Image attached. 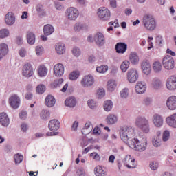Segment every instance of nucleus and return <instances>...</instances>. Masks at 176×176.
Returning a JSON list of instances; mask_svg holds the SVG:
<instances>
[{"label": "nucleus", "mask_w": 176, "mask_h": 176, "mask_svg": "<svg viewBox=\"0 0 176 176\" xmlns=\"http://www.w3.org/2000/svg\"><path fill=\"white\" fill-rule=\"evenodd\" d=\"M134 128L131 126H124L120 128V137L121 140L129 145V142H130L131 140H133L131 137H134Z\"/></svg>", "instance_id": "f257e3e1"}, {"label": "nucleus", "mask_w": 176, "mask_h": 176, "mask_svg": "<svg viewBox=\"0 0 176 176\" xmlns=\"http://www.w3.org/2000/svg\"><path fill=\"white\" fill-rule=\"evenodd\" d=\"M128 146L131 148V149H135L138 152H144V151H146L148 141H146V139H142L140 141L138 138H133L129 140Z\"/></svg>", "instance_id": "f03ea898"}, {"label": "nucleus", "mask_w": 176, "mask_h": 176, "mask_svg": "<svg viewBox=\"0 0 176 176\" xmlns=\"http://www.w3.org/2000/svg\"><path fill=\"white\" fill-rule=\"evenodd\" d=\"M135 125L138 129L142 130L143 133L148 134L151 131V125L149 124V120L145 116H139L135 120Z\"/></svg>", "instance_id": "7ed1b4c3"}, {"label": "nucleus", "mask_w": 176, "mask_h": 176, "mask_svg": "<svg viewBox=\"0 0 176 176\" xmlns=\"http://www.w3.org/2000/svg\"><path fill=\"white\" fill-rule=\"evenodd\" d=\"M142 23L146 30L154 31L156 29V19L152 15H145L143 17Z\"/></svg>", "instance_id": "20e7f679"}, {"label": "nucleus", "mask_w": 176, "mask_h": 176, "mask_svg": "<svg viewBox=\"0 0 176 176\" xmlns=\"http://www.w3.org/2000/svg\"><path fill=\"white\" fill-rule=\"evenodd\" d=\"M98 16L100 20L108 21L111 19V11L105 7H100L98 10Z\"/></svg>", "instance_id": "39448f33"}, {"label": "nucleus", "mask_w": 176, "mask_h": 176, "mask_svg": "<svg viewBox=\"0 0 176 176\" xmlns=\"http://www.w3.org/2000/svg\"><path fill=\"white\" fill-rule=\"evenodd\" d=\"M66 17L68 20L75 21L79 17V11L74 7H70L65 12Z\"/></svg>", "instance_id": "423d86ee"}, {"label": "nucleus", "mask_w": 176, "mask_h": 176, "mask_svg": "<svg viewBox=\"0 0 176 176\" xmlns=\"http://www.w3.org/2000/svg\"><path fill=\"white\" fill-rule=\"evenodd\" d=\"M94 76L91 74L85 76L80 81V85L82 87H91L94 85Z\"/></svg>", "instance_id": "0eeeda50"}, {"label": "nucleus", "mask_w": 176, "mask_h": 176, "mask_svg": "<svg viewBox=\"0 0 176 176\" xmlns=\"http://www.w3.org/2000/svg\"><path fill=\"white\" fill-rule=\"evenodd\" d=\"M162 65L166 69H173L175 67L174 58L170 55L165 56L162 60Z\"/></svg>", "instance_id": "6e6552de"}, {"label": "nucleus", "mask_w": 176, "mask_h": 176, "mask_svg": "<svg viewBox=\"0 0 176 176\" xmlns=\"http://www.w3.org/2000/svg\"><path fill=\"white\" fill-rule=\"evenodd\" d=\"M127 80L129 83H135L138 80V71H137V69H130L127 72Z\"/></svg>", "instance_id": "1a4fd4ad"}, {"label": "nucleus", "mask_w": 176, "mask_h": 176, "mask_svg": "<svg viewBox=\"0 0 176 176\" xmlns=\"http://www.w3.org/2000/svg\"><path fill=\"white\" fill-rule=\"evenodd\" d=\"M22 75L26 78H30L32 75H34L32 65L29 63H25L22 68Z\"/></svg>", "instance_id": "9d476101"}, {"label": "nucleus", "mask_w": 176, "mask_h": 176, "mask_svg": "<svg viewBox=\"0 0 176 176\" xmlns=\"http://www.w3.org/2000/svg\"><path fill=\"white\" fill-rule=\"evenodd\" d=\"M94 39L98 46L101 47L105 45V36H104V34L101 32L96 33L94 36Z\"/></svg>", "instance_id": "9b49d317"}, {"label": "nucleus", "mask_w": 176, "mask_h": 176, "mask_svg": "<svg viewBox=\"0 0 176 176\" xmlns=\"http://www.w3.org/2000/svg\"><path fill=\"white\" fill-rule=\"evenodd\" d=\"M9 104L13 109H17L20 107V98L14 94L9 98Z\"/></svg>", "instance_id": "f8f14e48"}, {"label": "nucleus", "mask_w": 176, "mask_h": 176, "mask_svg": "<svg viewBox=\"0 0 176 176\" xmlns=\"http://www.w3.org/2000/svg\"><path fill=\"white\" fill-rule=\"evenodd\" d=\"M124 166H126L128 168H135L137 164L135 160L131 157V155H126L123 160Z\"/></svg>", "instance_id": "ddd939ff"}, {"label": "nucleus", "mask_w": 176, "mask_h": 176, "mask_svg": "<svg viewBox=\"0 0 176 176\" xmlns=\"http://www.w3.org/2000/svg\"><path fill=\"white\" fill-rule=\"evenodd\" d=\"M163 117L159 114H154L152 118V122L155 127L160 129L164 123Z\"/></svg>", "instance_id": "4468645a"}, {"label": "nucleus", "mask_w": 176, "mask_h": 176, "mask_svg": "<svg viewBox=\"0 0 176 176\" xmlns=\"http://www.w3.org/2000/svg\"><path fill=\"white\" fill-rule=\"evenodd\" d=\"M166 88L171 91L176 90V76H171L167 79Z\"/></svg>", "instance_id": "2eb2a0df"}, {"label": "nucleus", "mask_w": 176, "mask_h": 176, "mask_svg": "<svg viewBox=\"0 0 176 176\" xmlns=\"http://www.w3.org/2000/svg\"><path fill=\"white\" fill-rule=\"evenodd\" d=\"M4 20L7 25L12 26L16 23V16L13 12H9L6 14Z\"/></svg>", "instance_id": "dca6fc26"}, {"label": "nucleus", "mask_w": 176, "mask_h": 176, "mask_svg": "<svg viewBox=\"0 0 176 176\" xmlns=\"http://www.w3.org/2000/svg\"><path fill=\"white\" fill-rule=\"evenodd\" d=\"M142 70L144 75H150L152 71V68L151 67V63L148 61V60H144L142 61Z\"/></svg>", "instance_id": "f3484780"}, {"label": "nucleus", "mask_w": 176, "mask_h": 176, "mask_svg": "<svg viewBox=\"0 0 176 176\" xmlns=\"http://www.w3.org/2000/svg\"><path fill=\"white\" fill-rule=\"evenodd\" d=\"M166 107L170 111L176 109V96H171L166 100Z\"/></svg>", "instance_id": "a211bd4d"}, {"label": "nucleus", "mask_w": 176, "mask_h": 176, "mask_svg": "<svg viewBox=\"0 0 176 176\" xmlns=\"http://www.w3.org/2000/svg\"><path fill=\"white\" fill-rule=\"evenodd\" d=\"M146 83L138 81L135 85V91L138 94H144L146 91Z\"/></svg>", "instance_id": "6ab92c4d"}, {"label": "nucleus", "mask_w": 176, "mask_h": 176, "mask_svg": "<svg viewBox=\"0 0 176 176\" xmlns=\"http://www.w3.org/2000/svg\"><path fill=\"white\" fill-rule=\"evenodd\" d=\"M0 124H1L3 127H8V126L10 124V120L9 119L8 114L5 112L0 113Z\"/></svg>", "instance_id": "aec40b11"}, {"label": "nucleus", "mask_w": 176, "mask_h": 176, "mask_svg": "<svg viewBox=\"0 0 176 176\" xmlns=\"http://www.w3.org/2000/svg\"><path fill=\"white\" fill-rule=\"evenodd\" d=\"M54 75L55 76H63L64 75V65L61 63H58L54 67Z\"/></svg>", "instance_id": "412c9836"}, {"label": "nucleus", "mask_w": 176, "mask_h": 176, "mask_svg": "<svg viewBox=\"0 0 176 176\" xmlns=\"http://www.w3.org/2000/svg\"><path fill=\"white\" fill-rule=\"evenodd\" d=\"M48 127L50 131H57L60 129V121L57 120H52L48 123Z\"/></svg>", "instance_id": "4be33fe9"}, {"label": "nucleus", "mask_w": 176, "mask_h": 176, "mask_svg": "<svg viewBox=\"0 0 176 176\" xmlns=\"http://www.w3.org/2000/svg\"><path fill=\"white\" fill-rule=\"evenodd\" d=\"M9 53V46L5 43H0V60H2V57H5Z\"/></svg>", "instance_id": "5701e85b"}, {"label": "nucleus", "mask_w": 176, "mask_h": 176, "mask_svg": "<svg viewBox=\"0 0 176 176\" xmlns=\"http://www.w3.org/2000/svg\"><path fill=\"white\" fill-rule=\"evenodd\" d=\"M151 86L154 90H160L163 87V82L158 78H154L151 82Z\"/></svg>", "instance_id": "b1692460"}, {"label": "nucleus", "mask_w": 176, "mask_h": 176, "mask_svg": "<svg viewBox=\"0 0 176 176\" xmlns=\"http://www.w3.org/2000/svg\"><path fill=\"white\" fill-rule=\"evenodd\" d=\"M45 104L48 108H52L56 105V98L52 95H47L45 100Z\"/></svg>", "instance_id": "393cba45"}, {"label": "nucleus", "mask_w": 176, "mask_h": 176, "mask_svg": "<svg viewBox=\"0 0 176 176\" xmlns=\"http://www.w3.org/2000/svg\"><path fill=\"white\" fill-rule=\"evenodd\" d=\"M116 50L117 53H121L122 54L126 53V50H127V44L124 43H118L116 45Z\"/></svg>", "instance_id": "a878e982"}, {"label": "nucleus", "mask_w": 176, "mask_h": 176, "mask_svg": "<svg viewBox=\"0 0 176 176\" xmlns=\"http://www.w3.org/2000/svg\"><path fill=\"white\" fill-rule=\"evenodd\" d=\"M55 52L59 56H61L65 53V45L63 43H58L55 45Z\"/></svg>", "instance_id": "bb28decb"}, {"label": "nucleus", "mask_w": 176, "mask_h": 176, "mask_svg": "<svg viewBox=\"0 0 176 176\" xmlns=\"http://www.w3.org/2000/svg\"><path fill=\"white\" fill-rule=\"evenodd\" d=\"M106 122L111 126L116 124V123H118V116L114 114H109L106 118Z\"/></svg>", "instance_id": "cd10ccee"}, {"label": "nucleus", "mask_w": 176, "mask_h": 176, "mask_svg": "<svg viewBox=\"0 0 176 176\" xmlns=\"http://www.w3.org/2000/svg\"><path fill=\"white\" fill-rule=\"evenodd\" d=\"M129 60L131 64L137 65V64L140 63V56H138V54H137V52H131L130 54Z\"/></svg>", "instance_id": "c85d7f7f"}, {"label": "nucleus", "mask_w": 176, "mask_h": 176, "mask_svg": "<svg viewBox=\"0 0 176 176\" xmlns=\"http://www.w3.org/2000/svg\"><path fill=\"white\" fill-rule=\"evenodd\" d=\"M65 104L66 107H69V108H74L76 105V99L75 97H69L65 101Z\"/></svg>", "instance_id": "c756f323"}, {"label": "nucleus", "mask_w": 176, "mask_h": 176, "mask_svg": "<svg viewBox=\"0 0 176 176\" xmlns=\"http://www.w3.org/2000/svg\"><path fill=\"white\" fill-rule=\"evenodd\" d=\"M43 32L44 35L49 36V35H52L54 32V28L52 25H45L43 28Z\"/></svg>", "instance_id": "7c9ffc66"}, {"label": "nucleus", "mask_w": 176, "mask_h": 176, "mask_svg": "<svg viewBox=\"0 0 176 176\" xmlns=\"http://www.w3.org/2000/svg\"><path fill=\"white\" fill-rule=\"evenodd\" d=\"M116 86H118V84L115 80H109L107 85L108 91H115Z\"/></svg>", "instance_id": "2f4dec72"}, {"label": "nucleus", "mask_w": 176, "mask_h": 176, "mask_svg": "<svg viewBox=\"0 0 176 176\" xmlns=\"http://www.w3.org/2000/svg\"><path fill=\"white\" fill-rule=\"evenodd\" d=\"M82 30H87V25L80 22H78L74 25V31L75 32H80Z\"/></svg>", "instance_id": "473e14b6"}, {"label": "nucleus", "mask_w": 176, "mask_h": 176, "mask_svg": "<svg viewBox=\"0 0 176 176\" xmlns=\"http://www.w3.org/2000/svg\"><path fill=\"white\" fill-rule=\"evenodd\" d=\"M103 108L106 112H111V111H112V108H113V103L111 100H107L104 101Z\"/></svg>", "instance_id": "72a5a7b5"}, {"label": "nucleus", "mask_w": 176, "mask_h": 176, "mask_svg": "<svg viewBox=\"0 0 176 176\" xmlns=\"http://www.w3.org/2000/svg\"><path fill=\"white\" fill-rule=\"evenodd\" d=\"M40 118L42 120L50 119V111L47 109H43L40 113Z\"/></svg>", "instance_id": "f704fd0d"}, {"label": "nucleus", "mask_w": 176, "mask_h": 176, "mask_svg": "<svg viewBox=\"0 0 176 176\" xmlns=\"http://www.w3.org/2000/svg\"><path fill=\"white\" fill-rule=\"evenodd\" d=\"M35 34L28 32L27 34V41L29 45H35Z\"/></svg>", "instance_id": "c9c22d12"}, {"label": "nucleus", "mask_w": 176, "mask_h": 176, "mask_svg": "<svg viewBox=\"0 0 176 176\" xmlns=\"http://www.w3.org/2000/svg\"><path fill=\"white\" fill-rule=\"evenodd\" d=\"M38 74L41 78H43L47 75V68L45 65L39 66L38 69Z\"/></svg>", "instance_id": "e433bc0d"}, {"label": "nucleus", "mask_w": 176, "mask_h": 176, "mask_svg": "<svg viewBox=\"0 0 176 176\" xmlns=\"http://www.w3.org/2000/svg\"><path fill=\"white\" fill-rule=\"evenodd\" d=\"M162 63L159 61H155L153 64V69L154 71V72H155V74H159L162 72Z\"/></svg>", "instance_id": "4c0bfd02"}, {"label": "nucleus", "mask_w": 176, "mask_h": 176, "mask_svg": "<svg viewBox=\"0 0 176 176\" xmlns=\"http://www.w3.org/2000/svg\"><path fill=\"white\" fill-rule=\"evenodd\" d=\"M36 12L38 13V15L39 17H45L46 16V11H45V9H43V6L42 5H38L36 7Z\"/></svg>", "instance_id": "58836bf2"}, {"label": "nucleus", "mask_w": 176, "mask_h": 176, "mask_svg": "<svg viewBox=\"0 0 176 176\" xmlns=\"http://www.w3.org/2000/svg\"><path fill=\"white\" fill-rule=\"evenodd\" d=\"M64 83V79L59 78L55 80L51 85L52 89H58V87H61V85Z\"/></svg>", "instance_id": "ea45409f"}, {"label": "nucleus", "mask_w": 176, "mask_h": 176, "mask_svg": "<svg viewBox=\"0 0 176 176\" xmlns=\"http://www.w3.org/2000/svg\"><path fill=\"white\" fill-rule=\"evenodd\" d=\"M94 171L96 176H105L106 172L102 166H96Z\"/></svg>", "instance_id": "a19ab883"}, {"label": "nucleus", "mask_w": 176, "mask_h": 176, "mask_svg": "<svg viewBox=\"0 0 176 176\" xmlns=\"http://www.w3.org/2000/svg\"><path fill=\"white\" fill-rule=\"evenodd\" d=\"M129 67L130 62L129 60H124L120 65V69L122 72H126Z\"/></svg>", "instance_id": "79ce46f5"}, {"label": "nucleus", "mask_w": 176, "mask_h": 176, "mask_svg": "<svg viewBox=\"0 0 176 176\" xmlns=\"http://www.w3.org/2000/svg\"><path fill=\"white\" fill-rule=\"evenodd\" d=\"M108 69H109L108 65H100L96 67V71L99 74H105Z\"/></svg>", "instance_id": "37998d69"}, {"label": "nucleus", "mask_w": 176, "mask_h": 176, "mask_svg": "<svg viewBox=\"0 0 176 176\" xmlns=\"http://www.w3.org/2000/svg\"><path fill=\"white\" fill-rule=\"evenodd\" d=\"M130 94V90L129 88H124L121 91H120V97L121 98H123L125 100L129 97V94Z\"/></svg>", "instance_id": "c03bdc74"}, {"label": "nucleus", "mask_w": 176, "mask_h": 176, "mask_svg": "<svg viewBox=\"0 0 176 176\" xmlns=\"http://www.w3.org/2000/svg\"><path fill=\"white\" fill-rule=\"evenodd\" d=\"M36 91L38 94H43L46 91V87L43 84H40L36 88Z\"/></svg>", "instance_id": "a18cd8bd"}, {"label": "nucleus", "mask_w": 176, "mask_h": 176, "mask_svg": "<svg viewBox=\"0 0 176 176\" xmlns=\"http://www.w3.org/2000/svg\"><path fill=\"white\" fill-rule=\"evenodd\" d=\"M24 159V157L22 155H19V153L15 154L14 155V160L15 162V164H20L21 162H23V160Z\"/></svg>", "instance_id": "49530a36"}, {"label": "nucleus", "mask_w": 176, "mask_h": 176, "mask_svg": "<svg viewBox=\"0 0 176 176\" xmlns=\"http://www.w3.org/2000/svg\"><path fill=\"white\" fill-rule=\"evenodd\" d=\"M80 73L78 71H73L69 76L70 80H76L79 78Z\"/></svg>", "instance_id": "de8ad7c7"}, {"label": "nucleus", "mask_w": 176, "mask_h": 176, "mask_svg": "<svg viewBox=\"0 0 176 176\" xmlns=\"http://www.w3.org/2000/svg\"><path fill=\"white\" fill-rule=\"evenodd\" d=\"M9 30L8 29H1L0 30V38L1 39H3L5 38H8L9 36Z\"/></svg>", "instance_id": "09e8293b"}, {"label": "nucleus", "mask_w": 176, "mask_h": 176, "mask_svg": "<svg viewBox=\"0 0 176 176\" xmlns=\"http://www.w3.org/2000/svg\"><path fill=\"white\" fill-rule=\"evenodd\" d=\"M87 105L91 109H96L97 108V102L93 99H89L87 101Z\"/></svg>", "instance_id": "8fccbe9b"}, {"label": "nucleus", "mask_w": 176, "mask_h": 176, "mask_svg": "<svg viewBox=\"0 0 176 176\" xmlns=\"http://www.w3.org/2000/svg\"><path fill=\"white\" fill-rule=\"evenodd\" d=\"M152 142L153 146H155V148H159V146L162 145V140H160V139H159L158 138H154L152 140Z\"/></svg>", "instance_id": "3c124183"}, {"label": "nucleus", "mask_w": 176, "mask_h": 176, "mask_svg": "<svg viewBox=\"0 0 176 176\" xmlns=\"http://www.w3.org/2000/svg\"><path fill=\"white\" fill-rule=\"evenodd\" d=\"M35 50H36V55L38 56H42V54H43V52L45 51L42 45L36 46Z\"/></svg>", "instance_id": "603ef678"}, {"label": "nucleus", "mask_w": 176, "mask_h": 176, "mask_svg": "<svg viewBox=\"0 0 176 176\" xmlns=\"http://www.w3.org/2000/svg\"><path fill=\"white\" fill-rule=\"evenodd\" d=\"M81 53L80 49L78 47H74L72 50V54L74 55L75 57H79Z\"/></svg>", "instance_id": "864d4df0"}, {"label": "nucleus", "mask_w": 176, "mask_h": 176, "mask_svg": "<svg viewBox=\"0 0 176 176\" xmlns=\"http://www.w3.org/2000/svg\"><path fill=\"white\" fill-rule=\"evenodd\" d=\"M151 170L156 171L159 168V162H152L149 164Z\"/></svg>", "instance_id": "5fc2aeb1"}, {"label": "nucleus", "mask_w": 176, "mask_h": 176, "mask_svg": "<svg viewBox=\"0 0 176 176\" xmlns=\"http://www.w3.org/2000/svg\"><path fill=\"white\" fill-rule=\"evenodd\" d=\"M168 140H170V131H165L163 133V135H162V141H164V142H166V141Z\"/></svg>", "instance_id": "6e6d98bb"}, {"label": "nucleus", "mask_w": 176, "mask_h": 176, "mask_svg": "<svg viewBox=\"0 0 176 176\" xmlns=\"http://www.w3.org/2000/svg\"><path fill=\"white\" fill-rule=\"evenodd\" d=\"M98 98H102L105 96V89L104 88H99L97 91Z\"/></svg>", "instance_id": "4d7b16f0"}, {"label": "nucleus", "mask_w": 176, "mask_h": 176, "mask_svg": "<svg viewBox=\"0 0 176 176\" xmlns=\"http://www.w3.org/2000/svg\"><path fill=\"white\" fill-rule=\"evenodd\" d=\"M91 131L93 130V124H91V122H87L85 125V127L82 129V133H85V130H90Z\"/></svg>", "instance_id": "13d9d810"}, {"label": "nucleus", "mask_w": 176, "mask_h": 176, "mask_svg": "<svg viewBox=\"0 0 176 176\" xmlns=\"http://www.w3.org/2000/svg\"><path fill=\"white\" fill-rule=\"evenodd\" d=\"M91 157H93L94 160H96V162H100L101 160V157L98 153L94 152L90 154Z\"/></svg>", "instance_id": "bf43d9fd"}, {"label": "nucleus", "mask_w": 176, "mask_h": 176, "mask_svg": "<svg viewBox=\"0 0 176 176\" xmlns=\"http://www.w3.org/2000/svg\"><path fill=\"white\" fill-rule=\"evenodd\" d=\"M152 98L147 97L144 99L143 104L146 105V107H150V105H152Z\"/></svg>", "instance_id": "052dcab7"}, {"label": "nucleus", "mask_w": 176, "mask_h": 176, "mask_svg": "<svg viewBox=\"0 0 176 176\" xmlns=\"http://www.w3.org/2000/svg\"><path fill=\"white\" fill-rule=\"evenodd\" d=\"M76 174L78 176H86V171L83 168H78L76 170Z\"/></svg>", "instance_id": "680f3d73"}, {"label": "nucleus", "mask_w": 176, "mask_h": 176, "mask_svg": "<svg viewBox=\"0 0 176 176\" xmlns=\"http://www.w3.org/2000/svg\"><path fill=\"white\" fill-rule=\"evenodd\" d=\"M19 118L22 120H25V119H27V118H28V113H27V111H21L19 113Z\"/></svg>", "instance_id": "e2e57ef3"}, {"label": "nucleus", "mask_w": 176, "mask_h": 176, "mask_svg": "<svg viewBox=\"0 0 176 176\" xmlns=\"http://www.w3.org/2000/svg\"><path fill=\"white\" fill-rule=\"evenodd\" d=\"M19 54L20 57H22V58H24V57L27 56V50L25 48H21L19 50Z\"/></svg>", "instance_id": "0e129e2a"}, {"label": "nucleus", "mask_w": 176, "mask_h": 176, "mask_svg": "<svg viewBox=\"0 0 176 176\" xmlns=\"http://www.w3.org/2000/svg\"><path fill=\"white\" fill-rule=\"evenodd\" d=\"M21 129L23 133H27V131H28V129H29L28 124H27L25 122L22 123L21 125Z\"/></svg>", "instance_id": "69168bd1"}, {"label": "nucleus", "mask_w": 176, "mask_h": 176, "mask_svg": "<svg viewBox=\"0 0 176 176\" xmlns=\"http://www.w3.org/2000/svg\"><path fill=\"white\" fill-rule=\"evenodd\" d=\"M156 43L160 46H162V45L163 44V36H157V37H156Z\"/></svg>", "instance_id": "338daca9"}, {"label": "nucleus", "mask_w": 176, "mask_h": 176, "mask_svg": "<svg viewBox=\"0 0 176 176\" xmlns=\"http://www.w3.org/2000/svg\"><path fill=\"white\" fill-rule=\"evenodd\" d=\"M55 8L57 10H63L64 9V6L61 3H56Z\"/></svg>", "instance_id": "774afa93"}]
</instances>
